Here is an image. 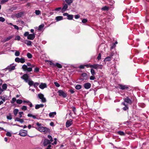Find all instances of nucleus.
<instances>
[{
  "label": "nucleus",
  "instance_id": "473e14b6",
  "mask_svg": "<svg viewBox=\"0 0 149 149\" xmlns=\"http://www.w3.org/2000/svg\"><path fill=\"white\" fill-rule=\"evenodd\" d=\"M112 56H113V55H111V57L108 56V57H107L105 58V60L106 61H110L111 60V58H112Z\"/></svg>",
  "mask_w": 149,
  "mask_h": 149
},
{
  "label": "nucleus",
  "instance_id": "2f4dec72",
  "mask_svg": "<svg viewBox=\"0 0 149 149\" xmlns=\"http://www.w3.org/2000/svg\"><path fill=\"white\" fill-rule=\"evenodd\" d=\"M93 69L92 68L91 70V72L92 75H95V72Z\"/></svg>",
  "mask_w": 149,
  "mask_h": 149
},
{
  "label": "nucleus",
  "instance_id": "864d4df0",
  "mask_svg": "<svg viewBox=\"0 0 149 149\" xmlns=\"http://www.w3.org/2000/svg\"><path fill=\"white\" fill-rule=\"evenodd\" d=\"M101 54L100 53H99L98 55V56L97 57V59L99 61L101 59Z\"/></svg>",
  "mask_w": 149,
  "mask_h": 149
},
{
  "label": "nucleus",
  "instance_id": "f8f14e48",
  "mask_svg": "<svg viewBox=\"0 0 149 149\" xmlns=\"http://www.w3.org/2000/svg\"><path fill=\"white\" fill-rule=\"evenodd\" d=\"M35 37V34L34 33L30 34L28 36L27 38L29 40H32L34 39Z\"/></svg>",
  "mask_w": 149,
  "mask_h": 149
},
{
  "label": "nucleus",
  "instance_id": "c9c22d12",
  "mask_svg": "<svg viewBox=\"0 0 149 149\" xmlns=\"http://www.w3.org/2000/svg\"><path fill=\"white\" fill-rule=\"evenodd\" d=\"M118 133L120 135H125L124 132L121 131H118Z\"/></svg>",
  "mask_w": 149,
  "mask_h": 149
},
{
  "label": "nucleus",
  "instance_id": "4be33fe9",
  "mask_svg": "<svg viewBox=\"0 0 149 149\" xmlns=\"http://www.w3.org/2000/svg\"><path fill=\"white\" fill-rule=\"evenodd\" d=\"M65 2L69 6L71 5V4L73 2V0H65Z\"/></svg>",
  "mask_w": 149,
  "mask_h": 149
},
{
  "label": "nucleus",
  "instance_id": "e2e57ef3",
  "mask_svg": "<svg viewBox=\"0 0 149 149\" xmlns=\"http://www.w3.org/2000/svg\"><path fill=\"white\" fill-rule=\"evenodd\" d=\"M128 109V107L127 106H125L123 108V109L124 111H126L127 109Z\"/></svg>",
  "mask_w": 149,
  "mask_h": 149
},
{
  "label": "nucleus",
  "instance_id": "1a4fd4ad",
  "mask_svg": "<svg viewBox=\"0 0 149 149\" xmlns=\"http://www.w3.org/2000/svg\"><path fill=\"white\" fill-rule=\"evenodd\" d=\"M124 101L127 103L131 105L132 104V100L128 97H126L123 99Z\"/></svg>",
  "mask_w": 149,
  "mask_h": 149
},
{
  "label": "nucleus",
  "instance_id": "39448f33",
  "mask_svg": "<svg viewBox=\"0 0 149 149\" xmlns=\"http://www.w3.org/2000/svg\"><path fill=\"white\" fill-rule=\"evenodd\" d=\"M57 93L59 96L62 97L63 98H65L67 96V93L63 90H59L58 91Z\"/></svg>",
  "mask_w": 149,
  "mask_h": 149
},
{
  "label": "nucleus",
  "instance_id": "72a5a7b5",
  "mask_svg": "<svg viewBox=\"0 0 149 149\" xmlns=\"http://www.w3.org/2000/svg\"><path fill=\"white\" fill-rule=\"evenodd\" d=\"M7 88V85L6 84H3L2 86V88L3 90H6Z\"/></svg>",
  "mask_w": 149,
  "mask_h": 149
},
{
  "label": "nucleus",
  "instance_id": "dca6fc26",
  "mask_svg": "<svg viewBox=\"0 0 149 149\" xmlns=\"http://www.w3.org/2000/svg\"><path fill=\"white\" fill-rule=\"evenodd\" d=\"M68 8V5L65 4L63 6L62 8H61V12L63 13Z\"/></svg>",
  "mask_w": 149,
  "mask_h": 149
},
{
  "label": "nucleus",
  "instance_id": "f257e3e1",
  "mask_svg": "<svg viewBox=\"0 0 149 149\" xmlns=\"http://www.w3.org/2000/svg\"><path fill=\"white\" fill-rule=\"evenodd\" d=\"M36 124L39 127H36V128L40 132H43L44 134L50 132V130L49 128L41 126L42 125V124L37 122Z\"/></svg>",
  "mask_w": 149,
  "mask_h": 149
},
{
  "label": "nucleus",
  "instance_id": "09e8293b",
  "mask_svg": "<svg viewBox=\"0 0 149 149\" xmlns=\"http://www.w3.org/2000/svg\"><path fill=\"white\" fill-rule=\"evenodd\" d=\"M39 84V83L37 82H36L35 83H34V84H33V86H34V88H36L37 86H38Z\"/></svg>",
  "mask_w": 149,
  "mask_h": 149
},
{
  "label": "nucleus",
  "instance_id": "4468645a",
  "mask_svg": "<svg viewBox=\"0 0 149 149\" xmlns=\"http://www.w3.org/2000/svg\"><path fill=\"white\" fill-rule=\"evenodd\" d=\"M6 69L10 71H12L15 69V66L12 65V64H10L9 65H8V66H7L6 68Z\"/></svg>",
  "mask_w": 149,
  "mask_h": 149
},
{
  "label": "nucleus",
  "instance_id": "2eb2a0df",
  "mask_svg": "<svg viewBox=\"0 0 149 149\" xmlns=\"http://www.w3.org/2000/svg\"><path fill=\"white\" fill-rule=\"evenodd\" d=\"M47 87V85L46 83H41L39 86V87L42 89H43Z\"/></svg>",
  "mask_w": 149,
  "mask_h": 149
},
{
  "label": "nucleus",
  "instance_id": "ddd939ff",
  "mask_svg": "<svg viewBox=\"0 0 149 149\" xmlns=\"http://www.w3.org/2000/svg\"><path fill=\"white\" fill-rule=\"evenodd\" d=\"M72 119H70L68 120L66 123V126L67 127H70L72 124Z\"/></svg>",
  "mask_w": 149,
  "mask_h": 149
},
{
  "label": "nucleus",
  "instance_id": "c756f323",
  "mask_svg": "<svg viewBox=\"0 0 149 149\" xmlns=\"http://www.w3.org/2000/svg\"><path fill=\"white\" fill-rule=\"evenodd\" d=\"M44 24H42L38 26V30H41L44 27Z\"/></svg>",
  "mask_w": 149,
  "mask_h": 149
},
{
  "label": "nucleus",
  "instance_id": "3c124183",
  "mask_svg": "<svg viewBox=\"0 0 149 149\" xmlns=\"http://www.w3.org/2000/svg\"><path fill=\"white\" fill-rule=\"evenodd\" d=\"M87 21L86 19H83L82 20V22L83 23H85L87 22Z\"/></svg>",
  "mask_w": 149,
  "mask_h": 149
},
{
  "label": "nucleus",
  "instance_id": "6e6d98bb",
  "mask_svg": "<svg viewBox=\"0 0 149 149\" xmlns=\"http://www.w3.org/2000/svg\"><path fill=\"white\" fill-rule=\"evenodd\" d=\"M29 32H26L24 33V35L25 37L27 36V37L29 35Z\"/></svg>",
  "mask_w": 149,
  "mask_h": 149
},
{
  "label": "nucleus",
  "instance_id": "e433bc0d",
  "mask_svg": "<svg viewBox=\"0 0 149 149\" xmlns=\"http://www.w3.org/2000/svg\"><path fill=\"white\" fill-rule=\"evenodd\" d=\"M7 118L9 120H11L12 119V118L10 113L9 114V115L7 116Z\"/></svg>",
  "mask_w": 149,
  "mask_h": 149
},
{
  "label": "nucleus",
  "instance_id": "412c9836",
  "mask_svg": "<svg viewBox=\"0 0 149 149\" xmlns=\"http://www.w3.org/2000/svg\"><path fill=\"white\" fill-rule=\"evenodd\" d=\"M23 15V12H21L16 14L15 16L17 18H19L21 17Z\"/></svg>",
  "mask_w": 149,
  "mask_h": 149
},
{
  "label": "nucleus",
  "instance_id": "052dcab7",
  "mask_svg": "<svg viewBox=\"0 0 149 149\" xmlns=\"http://www.w3.org/2000/svg\"><path fill=\"white\" fill-rule=\"evenodd\" d=\"M34 71L35 72H37L39 71V68L37 67L35 68Z\"/></svg>",
  "mask_w": 149,
  "mask_h": 149
},
{
  "label": "nucleus",
  "instance_id": "9b49d317",
  "mask_svg": "<svg viewBox=\"0 0 149 149\" xmlns=\"http://www.w3.org/2000/svg\"><path fill=\"white\" fill-rule=\"evenodd\" d=\"M83 86L85 89H88L91 87V84L90 83L87 82L84 84Z\"/></svg>",
  "mask_w": 149,
  "mask_h": 149
},
{
  "label": "nucleus",
  "instance_id": "5fc2aeb1",
  "mask_svg": "<svg viewBox=\"0 0 149 149\" xmlns=\"http://www.w3.org/2000/svg\"><path fill=\"white\" fill-rule=\"evenodd\" d=\"M19 118H21L22 117V115L23 114V112L22 111H20L19 113Z\"/></svg>",
  "mask_w": 149,
  "mask_h": 149
},
{
  "label": "nucleus",
  "instance_id": "4c0bfd02",
  "mask_svg": "<svg viewBox=\"0 0 149 149\" xmlns=\"http://www.w3.org/2000/svg\"><path fill=\"white\" fill-rule=\"evenodd\" d=\"M27 56L28 58H31L32 57V54L29 52L27 53Z\"/></svg>",
  "mask_w": 149,
  "mask_h": 149
},
{
  "label": "nucleus",
  "instance_id": "0eeeda50",
  "mask_svg": "<svg viewBox=\"0 0 149 149\" xmlns=\"http://www.w3.org/2000/svg\"><path fill=\"white\" fill-rule=\"evenodd\" d=\"M38 97L41 100L42 102L45 103L46 102V100L45 97H44V95L40 93L38 95Z\"/></svg>",
  "mask_w": 149,
  "mask_h": 149
},
{
  "label": "nucleus",
  "instance_id": "f03ea898",
  "mask_svg": "<svg viewBox=\"0 0 149 149\" xmlns=\"http://www.w3.org/2000/svg\"><path fill=\"white\" fill-rule=\"evenodd\" d=\"M85 66L87 68H94L97 70L98 69H102L103 68V65L101 64H86Z\"/></svg>",
  "mask_w": 149,
  "mask_h": 149
},
{
  "label": "nucleus",
  "instance_id": "5701e85b",
  "mask_svg": "<svg viewBox=\"0 0 149 149\" xmlns=\"http://www.w3.org/2000/svg\"><path fill=\"white\" fill-rule=\"evenodd\" d=\"M63 19V17L61 16H58L56 17V20L57 21H59Z\"/></svg>",
  "mask_w": 149,
  "mask_h": 149
},
{
  "label": "nucleus",
  "instance_id": "338daca9",
  "mask_svg": "<svg viewBox=\"0 0 149 149\" xmlns=\"http://www.w3.org/2000/svg\"><path fill=\"white\" fill-rule=\"evenodd\" d=\"M54 84L57 87H59L60 86V84L57 82H54Z\"/></svg>",
  "mask_w": 149,
  "mask_h": 149
},
{
  "label": "nucleus",
  "instance_id": "a878e982",
  "mask_svg": "<svg viewBox=\"0 0 149 149\" xmlns=\"http://www.w3.org/2000/svg\"><path fill=\"white\" fill-rule=\"evenodd\" d=\"M81 86L80 84H77L75 86V88L77 90H79L81 88Z\"/></svg>",
  "mask_w": 149,
  "mask_h": 149
},
{
  "label": "nucleus",
  "instance_id": "9d476101",
  "mask_svg": "<svg viewBox=\"0 0 149 149\" xmlns=\"http://www.w3.org/2000/svg\"><path fill=\"white\" fill-rule=\"evenodd\" d=\"M19 135L21 136H26L27 134V132L25 130H22L19 131Z\"/></svg>",
  "mask_w": 149,
  "mask_h": 149
},
{
  "label": "nucleus",
  "instance_id": "393cba45",
  "mask_svg": "<svg viewBox=\"0 0 149 149\" xmlns=\"http://www.w3.org/2000/svg\"><path fill=\"white\" fill-rule=\"evenodd\" d=\"M13 36H10L5 38L4 39L5 42H6L9 40L13 38Z\"/></svg>",
  "mask_w": 149,
  "mask_h": 149
},
{
  "label": "nucleus",
  "instance_id": "c03bdc74",
  "mask_svg": "<svg viewBox=\"0 0 149 149\" xmlns=\"http://www.w3.org/2000/svg\"><path fill=\"white\" fill-rule=\"evenodd\" d=\"M9 0H1L0 2V3L1 4H3L4 3L7 2Z\"/></svg>",
  "mask_w": 149,
  "mask_h": 149
},
{
  "label": "nucleus",
  "instance_id": "c85d7f7f",
  "mask_svg": "<svg viewBox=\"0 0 149 149\" xmlns=\"http://www.w3.org/2000/svg\"><path fill=\"white\" fill-rule=\"evenodd\" d=\"M73 18V15H72L68 14V16H67V19L68 20H72Z\"/></svg>",
  "mask_w": 149,
  "mask_h": 149
},
{
  "label": "nucleus",
  "instance_id": "20e7f679",
  "mask_svg": "<svg viewBox=\"0 0 149 149\" xmlns=\"http://www.w3.org/2000/svg\"><path fill=\"white\" fill-rule=\"evenodd\" d=\"M22 68L24 71L26 72H30L32 71L31 68L28 67L27 65L25 64L23 65Z\"/></svg>",
  "mask_w": 149,
  "mask_h": 149
},
{
  "label": "nucleus",
  "instance_id": "bf43d9fd",
  "mask_svg": "<svg viewBox=\"0 0 149 149\" xmlns=\"http://www.w3.org/2000/svg\"><path fill=\"white\" fill-rule=\"evenodd\" d=\"M48 138L49 139V140H51L52 141V142L53 141V140L52 136L50 135H48L47 136Z\"/></svg>",
  "mask_w": 149,
  "mask_h": 149
},
{
  "label": "nucleus",
  "instance_id": "a211bd4d",
  "mask_svg": "<svg viewBox=\"0 0 149 149\" xmlns=\"http://www.w3.org/2000/svg\"><path fill=\"white\" fill-rule=\"evenodd\" d=\"M44 106V104H37L36 105L35 108L36 109H38L40 108H42Z\"/></svg>",
  "mask_w": 149,
  "mask_h": 149
},
{
  "label": "nucleus",
  "instance_id": "b1692460",
  "mask_svg": "<svg viewBox=\"0 0 149 149\" xmlns=\"http://www.w3.org/2000/svg\"><path fill=\"white\" fill-rule=\"evenodd\" d=\"M25 43L28 46H30L31 45L32 42L31 41L26 40H25Z\"/></svg>",
  "mask_w": 149,
  "mask_h": 149
},
{
  "label": "nucleus",
  "instance_id": "13d9d810",
  "mask_svg": "<svg viewBox=\"0 0 149 149\" xmlns=\"http://www.w3.org/2000/svg\"><path fill=\"white\" fill-rule=\"evenodd\" d=\"M1 99L2 101H3V102H4L6 100V97L3 96L2 97H1Z\"/></svg>",
  "mask_w": 149,
  "mask_h": 149
},
{
  "label": "nucleus",
  "instance_id": "774afa93",
  "mask_svg": "<svg viewBox=\"0 0 149 149\" xmlns=\"http://www.w3.org/2000/svg\"><path fill=\"white\" fill-rule=\"evenodd\" d=\"M54 140H55V141H54V142L53 143H52V145H56L57 144L56 139V138H55L54 139Z\"/></svg>",
  "mask_w": 149,
  "mask_h": 149
},
{
  "label": "nucleus",
  "instance_id": "58836bf2",
  "mask_svg": "<svg viewBox=\"0 0 149 149\" xmlns=\"http://www.w3.org/2000/svg\"><path fill=\"white\" fill-rule=\"evenodd\" d=\"M22 102V100L20 99H18L16 100V103L19 104H21Z\"/></svg>",
  "mask_w": 149,
  "mask_h": 149
},
{
  "label": "nucleus",
  "instance_id": "bb28decb",
  "mask_svg": "<svg viewBox=\"0 0 149 149\" xmlns=\"http://www.w3.org/2000/svg\"><path fill=\"white\" fill-rule=\"evenodd\" d=\"M55 66H56L58 68H61L62 67V65L58 63H55Z\"/></svg>",
  "mask_w": 149,
  "mask_h": 149
},
{
  "label": "nucleus",
  "instance_id": "680f3d73",
  "mask_svg": "<svg viewBox=\"0 0 149 149\" xmlns=\"http://www.w3.org/2000/svg\"><path fill=\"white\" fill-rule=\"evenodd\" d=\"M61 10V8L60 7L55 8V10L57 11H59Z\"/></svg>",
  "mask_w": 149,
  "mask_h": 149
},
{
  "label": "nucleus",
  "instance_id": "79ce46f5",
  "mask_svg": "<svg viewBox=\"0 0 149 149\" xmlns=\"http://www.w3.org/2000/svg\"><path fill=\"white\" fill-rule=\"evenodd\" d=\"M21 109L25 111L27 109V107L25 106H23L21 108Z\"/></svg>",
  "mask_w": 149,
  "mask_h": 149
},
{
  "label": "nucleus",
  "instance_id": "a18cd8bd",
  "mask_svg": "<svg viewBox=\"0 0 149 149\" xmlns=\"http://www.w3.org/2000/svg\"><path fill=\"white\" fill-rule=\"evenodd\" d=\"M20 53L18 51H16L15 53V55L16 56H18L19 55Z\"/></svg>",
  "mask_w": 149,
  "mask_h": 149
},
{
  "label": "nucleus",
  "instance_id": "6e6552de",
  "mask_svg": "<svg viewBox=\"0 0 149 149\" xmlns=\"http://www.w3.org/2000/svg\"><path fill=\"white\" fill-rule=\"evenodd\" d=\"M21 78L24 80L26 82L28 81L30 78H29V75L27 74H25L21 77Z\"/></svg>",
  "mask_w": 149,
  "mask_h": 149
},
{
  "label": "nucleus",
  "instance_id": "0e129e2a",
  "mask_svg": "<svg viewBox=\"0 0 149 149\" xmlns=\"http://www.w3.org/2000/svg\"><path fill=\"white\" fill-rule=\"evenodd\" d=\"M49 62V64L51 65H53V66H55V63H54L50 61H48Z\"/></svg>",
  "mask_w": 149,
  "mask_h": 149
},
{
  "label": "nucleus",
  "instance_id": "7c9ffc66",
  "mask_svg": "<svg viewBox=\"0 0 149 149\" xmlns=\"http://www.w3.org/2000/svg\"><path fill=\"white\" fill-rule=\"evenodd\" d=\"M109 9V8L107 6H104L102 8L101 10L105 11V10H108Z\"/></svg>",
  "mask_w": 149,
  "mask_h": 149
},
{
  "label": "nucleus",
  "instance_id": "69168bd1",
  "mask_svg": "<svg viewBox=\"0 0 149 149\" xmlns=\"http://www.w3.org/2000/svg\"><path fill=\"white\" fill-rule=\"evenodd\" d=\"M72 111H73L74 113H75L76 111V108L74 107H72Z\"/></svg>",
  "mask_w": 149,
  "mask_h": 149
},
{
  "label": "nucleus",
  "instance_id": "37998d69",
  "mask_svg": "<svg viewBox=\"0 0 149 149\" xmlns=\"http://www.w3.org/2000/svg\"><path fill=\"white\" fill-rule=\"evenodd\" d=\"M25 62V60L24 58H20V63H24Z\"/></svg>",
  "mask_w": 149,
  "mask_h": 149
},
{
  "label": "nucleus",
  "instance_id": "a19ab883",
  "mask_svg": "<svg viewBox=\"0 0 149 149\" xmlns=\"http://www.w3.org/2000/svg\"><path fill=\"white\" fill-rule=\"evenodd\" d=\"M81 76L82 77H83L84 78H86L87 77V74L85 73H82Z\"/></svg>",
  "mask_w": 149,
  "mask_h": 149
},
{
  "label": "nucleus",
  "instance_id": "f704fd0d",
  "mask_svg": "<svg viewBox=\"0 0 149 149\" xmlns=\"http://www.w3.org/2000/svg\"><path fill=\"white\" fill-rule=\"evenodd\" d=\"M35 13L36 15H39L41 14V12L39 10H36L35 11Z\"/></svg>",
  "mask_w": 149,
  "mask_h": 149
},
{
  "label": "nucleus",
  "instance_id": "603ef678",
  "mask_svg": "<svg viewBox=\"0 0 149 149\" xmlns=\"http://www.w3.org/2000/svg\"><path fill=\"white\" fill-rule=\"evenodd\" d=\"M6 135L7 136H9V137H10V136H11V135H12V134H11V133L9 132H8L6 134Z\"/></svg>",
  "mask_w": 149,
  "mask_h": 149
},
{
  "label": "nucleus",
  "instance_id": "f3484780",
  "mask_svg": "<svg viewBox=\"0 0 149 149\" xmlns=\"http://www.w3.org/2000/svg\"><path fill=\"white\" fill-rule=\"evenodd\" d=\"M38 116L37 115H33L31 113H29L27 115V116L29 117H32L34 119H38V118L36 117V116Z\"/></svg>",
  "mask_w": 149,
  "mask_h": 149
},
{
  "label": "nucleus",
  "instance_id": "7ed1b4c3",
  "mask_svg": "<svg viewBox=\"0 0 149 149\" xmlns=\"http://www.w3.org/2000/svg\"><path fill=\"white\" fill-rule=\"evenodd\" d=\"M130 86L127 85L118 84V88L122 90H129Z\"/></svg>",
  "mask_w": 149,
  "mask_h": 149
},
{
  "label": "nucleus",
  "instance_id": "de8ad7c7",
  "mask_svg": "<svg viewBox=\"0 0 149 149\" xmlns=\"http://www.w3.org/2000/svg\"><path fill=\"white\" fill-rule=\"evenodd\" d=\"M16 101V99L15 97H13L11 101L10 102L12 104H13Z\"/></svg>",
  "mask_w": 149,
  "mask_h": 149
},
{
  "label": "nucleus",
  "instance_id": "4d7b16f0",
  "mask_svg": "<svg viewBox=\"0 0 149 149\" xmlns=\"http://www.w3.org/2000/svg\"><path fill=\"white\" fill-rule=\"evenodd\" d=\"M5 21L4 18L2 17H0V21L3 22Z\"/></svg>",
  "mask_w": 149,
  "mask_h": 149
},
{
  "label": "nucleus",
  "instance_id": "6ab92c4d",
  "mask_svg": "<svg viewBox=\"0 0 149 149\" xmlns=\"http://www.w3.org/2000/svg\"><path fill=\"white\" fill-rule=\"evenodd\" d=\"M26 83H27L30 86H33L34 84V82L31 80L30 79L28 80V81L26 82Z\"/></svg>",
  "mask_w": 149,
  "mask_h": 149
},
{
  "label": "nucleus",
  "instance_id": "49530a36",
  "mask_svg": "<svg viewBox=\"0 0 149 149\" xmlns=\"http://www.w3.org/2000/svg\"><path fill=\"white\" fill-rule=\"evenodd\" d=\"M21 39V38L20 36H16L15 40H19Z\"/></svg>",
  "mask_w": 149,
  "mask_h": 149
},
{
  "label": "nucleus",
  "instance_id": "423d86ee",
  "mask_svg": "<svg viewBox=\"0 0 149 149\" xmlns=\"http://www.w3.org/2000/svg\"><path fill=\"white\" fill-rule=\"evenodd\" d=\"M52 142V141L49 140L47 139H45L43 142V145L44 146H47L50 145Z\"/></svg>",
  "mask_w": 149,
  "mask_h": 149
},
{
  "label": "nucleus",
  "instance_id": "cd10ccee",
  "mask_svg": "<svg viewBox=\"0 0 149 149\" xmlns=\"http://www.w3.org/2000/svg\"><path fill=\"white\" fill-rule=\"evenodd\" d=\"M19 111L17 109H15L13 110V113L15 116H16Z\"/></svg>",
  "mask_w": 149,
  "mask_h": 149
},
{
  "label": "nucleus",
  "instance_id": "ea45409f",
  "mask_svg": "<svg viewBox=\"0 0 149 149\" xmlns=\"http://www.w3.org/2000/svg\"><path fill=\"white\" fill-rule=\"evenodd\" d=\"M90 79L91 80H94L96 79V78L95 77L94 75H92L90 77Z\"/></svg>",
  "mask_w": 149,
  "mask_h": 149
},
{
  "label": "nucleus",
  "instance_id": "8fccbe9b",
  "mask_svg": "<svg viewBox=\"0 0 149 149\" xmlns=\"http://www.w3.org/2000/svg\"><path fill=\"white\" fill-rule=\"evenodd\" d=\"M20 58L18 57L16 58L15 59V62L18 63H20Z\"/></svg>",
  "mask_w": 149,
  "mask_h": 149
},
{
  "label": "nucleus",
  "instance_id": "aec40b11",
  "mask_svg": "<svg viewBox=\"0 0 149 149\" xmlns=\"http://www.w3.org/2000/svg\"><path fill=\"white\" fill-rule=\"evenodd\" d=\"M56 114V112H53L49 113V116L51 118H53L55 116Z\"/></svg>",
  "mask_w": 149,
  "mask_h": 149
}]
</instances>
